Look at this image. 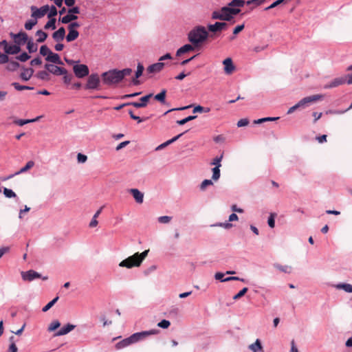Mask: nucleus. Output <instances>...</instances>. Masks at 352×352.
<instances>
[{
    "label": "nucleus",
    "mask_w": 352,
    "mask_h": 352,
    "mask_svg": "<svg viewBox=\"0 0 352 352\" xmlns=\"http://www.w3.org/2000/svg\"><path fill=\"white\" fill-rule=\"evenodd\" d=\"M132 69L131 68H125L122 70L117 69H110L103 72L101 75L103 84L107 85H112L120 82L125 76L131 75Z\"/></svg>",
    "instance_id": "nucleus-1"
},
{
    "label": "nucleus",
    "mask_w": 352,
    "mask_h": 352,
    "mask_svg": "<svg viewBox=\"0 0 352 352\" xmlns=\"http://www.w3.org/2000/svg\"><path fill=\"white\" fill-rule=\"evenodd\" d=\"M209 34L206 28L202 25H197L193 28L188 33V39L195 47H199L208 38Z\"/></svg>",
    "instance_id": "nucleus-2"
},
{
    "label": "nucleus",
    "mask_w": 352,
    "mask_h": 352,
    "mask_svg": "<svg viewBox=\"0 0 352 352\" xmlns=\"http://www.w3.org/2000/svg\"><path fill=\"white\" fill-rule=\"evenodd\" d=\"M322 98H323V95H321V94H316V95H312V96L305 97L302 99H301L295 105L291 107L287 111V114H291V113H294L298 109L305 108L310 103L316 102Z\"/></svg>",
    "instance_id": "nucleus-3"
},
{
    "label": "nucleus",
    "mask_w": 352,
    "mask_h": 352,
    "mask_svg": "<svg viewBox=\"0 0 352 352\" xmlns=\"http://www.w3.org/2000/svg\"><path fill=\"white\" fill-rule=\"evenodd\" d=\"M84 89L87 90L101 89V80L97 73H93L88 76Z\"/></svg>",
    "instance_id": "nucleus-4"
},
{
    "label": "nucleus",
    "mask_w": 352,
    "mask_h": 352,
    "mask_svg": "<svg viewBox=\"0 0 352 352\" xmlns=\"http://www.w3.org/2000/svg\"><path fill=\"white\" fill-rule=\"evenodd\" d=\"M80 13V8L78 6H73L69 8L67 14L63 17L59 18V21L63 24H68L69 23L75 21L78 19L77 14Z\"/></svg>",
    "instance_id": "nucleus-5"
},
{
    "label": "nucleus",
    "mask_w": 352,
    "mask_h": 352,
    "mask_svg": "<svg viewBox=\"0 0 352 352\" xmlns=\"http://www.w3.org/2000/svg\"><path fill=\"white\" fill-rule=\"evenodd\" d=\"M138 254L129 256L126 259H124L119 263V266L121 267H126L131 269L133 267H139L141 265V260L138 259Z\"/></svg>",
    "instance_id": "nucleus-6"
},
{
    "label": "nucleus",
    "mask_w": 352,
    "mask_h": 352,
    "mask_svg": "<svg viewBox=\"0 0 352 352\" xmlns=\"http://www.w3.org/2000/svg\"><path fill=\"white\" fill-rule=\"evenodd\" d=\"M159 332L157 329H151L149 331H144L141 332H137L129 336L132 344L144 340L147 336L151 335L157 334Z\"/></svg>",
    "instance_id": "nucleus-7"
},
{
    "label": "nucleus",
    "mask_w": 352,
    "mask_h": 352,
    "mask_svg": "<svg viewBox=\"0 0 352 352\" xmlns=\"http://www.w3.org/2000/svg\"><path fill=\"white\" fill-rule=\"evenodd\" d=\"M73 72L78 78H83L89 75V69L87 65L76 64L73 66Z\"/></svg>",
    "instance_id": "nucleus-8"
},
{
    "label": "nucleus",
    "mask_w": 352,
    "mask_h": 352,
    "mask_svg": "<svg viewBox=\"0 0 352 352\" xmlns=\"http://www.w3.org/2000/svg\"><path fill=\"white\" fill-rule=\"evenodd\" d=\"M21 277L23 280L29 282H31L36 278H42V280H47L48 279V277L47 276H43L41 274L33 270H30L26 272H22Z\"/></svg>",
    "instance_id": "nucleus-9"
},
{
    "label": "nucleus",
    "mask_w": 352,
    "mask_h": 352,
    "mask_svg": "<svg viewBox=\"0 0 352 352\" xmlns=\"http://www.w3.org/2000/svg\"><path fill=\"white\" fill-rule=\"evenodd\" d=\"M44 68L50 74L59 76L67 74V69L64 67L57 66L54 64L46 63Z\"/></svg>",
    "instance_id": "nucleus-10"
},
{
    "label": "nucleus",
    "mask_w": 352,
    "mask_h": 352,
    "mask_svg": "<svg viewBox=\"0 0 352 352\" xmlns=\"http://www.w3.org/2000/svg\"><path fill=\"white\" fill-rule=\"evenodd\" d=\"M30 9L32 11L31 16L37 20L38 19L44 16L49 11V6L45 5L41 7L40 8H37L36 6H31Z\"/></svg>",
    "instance_id": "nucleus-11"
},
{
    "label": "nucleus",
    "mask_w": 352,
    "mask_h": 352,
    "mask_svg": "<svg viewBox=\"0 0 352 352\" xmlns=\"http://www.w3.org/2000/svg\"><path fill=\"white\" fill-rule=\"evenodd\" d=\"M10 36L12 38H13L14 43L21 46L24 45L28 40V36L27 33L23 31H21L17 34L10 32Z\"/></svg>",
    "instance_id": "nucleus-12"
},
{
    "label": "nucleus",
    "mask_w": 352,
    "mask_h": 352,
    "mask_svg": "<svg viewBox=\"0 0 352 352\" xmlns=\"http://www.w3.org/2000/svg\"><path fill=\"white\" fill-rule=\"evenodd\" d=\"M34 166V162L30 160V161L28 162L27 164H25V166L24 167L21 168L19 171L14 173V174H11L6 177L1 178V180L6 181L8 179H10L12 178L13 177H14L15 175H17L21 173L26 172L28 170L30 169Z\"/></svg>",
    "instance_id": "nucleus-13"
},
{
    "label": "nucleus",
    "mask_w": 352,
    "mask_h": 352,
    "mask_svg": "<svg viewBox=\"0 0 352 352\" xmlns=\"http://www.w3.org/2000/svg\"><path fill=\"white\" fill-rule=\"evenodd\" d=\"M227 26L228 24L226 22H216L214 24H209L208 25V30L209 32L216 33L222 31L227 28Z\"/></svg>",
    "instance_id": "nucleus-14"
},
{
    "label": "nucleus",
    "mask_w": 352,
    "mask_h": 352,
    "mask_svg": "<svg viewBox=\"0 0 352 352\" xmlns=\"http://www.w3.org/2000/svg\"><path fill=\"white\" fill-rule=\"evenodd\" d=\"M346 82V78L345 77H339L334 78L332 81H331L329 83L326 84L324 86V89H331L333 87H338L341 85H343Z\"/></svg>",
    "instance_id": "nucleus-15"
},
{
    "label": "nucleus",
    "mask_w": 352,
    "mask_h": 352,
    "mask_svg": "<svg viewBox=\"0 0 352 352\" xmlns=\"http://www.w3.org/2000/svg\"><path fill=\"white\" fill-rule=\"evenodd\" d=\"M223 65L224 66V72L226 74H231L235 70V66L234 65L231 58H227L223 60Z\"/></svg>",
    "instance_id": "nucleus-16"
},
{
    "label": "nucleus",
    "mask_w": 352,
    "mask_h": 352,
    "mask_svg": "<svg viewBox=\"0 0 352 352\" xmlns=\"http://www.w3.org/2000/svg\"><path fill=\"white\" fill-rule=\"evenodd\" d=\"M52 38L56 42H60L65 38H66L65 28L64 27L59 28L56 31H55L52 34Z\"/></svg>",
    "instance_id": "nucleus-17"
},
{
    "label": "nucleus",
    "mask_w": 352,
    "mask_h": 352,
    "mask_svg": "<svg viewBox=\"0 0 352 352\" xmlns=\"http://www.w3.org/2000/svg\"><path fill=\"white\" fill-rule=\"evenodd\" d=\"M165 66V63L162 62H158L149 65L147 67V72L149 74H155L161 72Z\"/></svg>",
    "instance_id": "nucleus-18"
},
{
    "label": "nucleus",
    "mask_w": 352,
    "mask_h": 352,
    "mask_svg": "<svg viewBox=\"0 0 352 352\" xmlns=\"http://www.w3.org/2000/svg\"><path fill=\"white\" fill-rule=\"evenodd\" d=\"M21 50V45L14 43V45H9L7 47H4V52L7 54L15 55L19 53Z\"/></svg>",
    "instance_id": "nucleus-19"
},
{
    "label": "nucleus",
    "mask_w": 352,
    "mask_h": 352,
    "mask_svg": "<svg viewBox=\"0 0 352 352\" xmlns=\"http://www.w3.org/2000/svg\"><path fill=\"white\" fill-rule=\"evenodd\" d=\"M45 60L47 62H51L54 64L57 65H63V61L61 60L60 56L58 54L54 53L52 51L47 56L45 57Z\"/></svg>",
    "instance_id": "nucleus-20"
},
{
    "label": "nucleus",
    "mask_w": 352,
    "mask_h": 352,
    "mask_svg": "<svg viewBox=\"0 0 352 352\" xmlns=\"http://www.w3.org/2000/svg\"><path fill=\"white\" fill-rule=\"evenodd\" d=\"M22 69L23 72L20 74L21 79L23 81L29 80L34 74V69L32 67L25 68L24 67H22Z\"/></svg>",
    "instance_id": "nucleus-21"
},
{
    "label": "nucleus",
    "mask_w": 352,
    "mask_h": 352,
    "mask_svg": "<svg viewBox=\"0 0 352 352\" xmlns=\"http://www.w3.org/2000/svg\"><path fill=\"white\" fill-rule=\"evenodd\" d=\"M76 327V325L68 323L67 324L63 326L61 329H60L57 332L55 333V336H61L67 334L72 330H74Z\"/></svg>",
    "instance_id": "nucleus-22"
},
{
    "label": "nucleus",
    "mask_w": 352,
    "mask_h": 352,
    "mask_svg": "<svg viewBox=\"0 0 352 352\" xmlns=\"http://www.w3.org/2000/svg\"><path fill=\"white\" fill-rule=\"evenodd\" d=\"M130 193L138 204H142L144 201V194L137 188H131L129 190Z\"/></svg>",
    "instance_id": "nucleus-23"
},
{
    "label": "nucleus",
    "mask_w": 352,
    "mask_h": 352,
    "mask_svg": "<svg viewBox=\"0 0 352 352\" xmlns=\"http://www.w3.org/2000/svg\"><path fill=\"white\" fill-rule=\"evenodd\" d=\"M144 69V67L143 65L141 63H138V65H137V70H136L135 74V78L132 80V83L134 85H138L140 84V80H138V78H140L142 75Z\"/></svg>",
    "instance_id": "nucleus-24"
},
{
    "label": "nucleus",
    "mask_w": 352,
    "mask_h": 352,
    "mask_svg": "<svg viewBox=\"0 0 352 352\" xmlns=\"http://www.w3.org/2000/svg\"><path fill=\"white\" fill-rule=\"evenodd\" d=\"M195 47L193 46L192 43L191 44H185L184 45H183L182 47H181L180 48H179L177 50L176 56H180L181 55H182L185 53L193 51L195 50Z\"/></svg>",
    "instance_id": "nucleus-25"
},
{
    "label": "nucleus",
    "mask_w": 352,
    "mask_h": 352,
    "mask_svg": "<svg viewBox=\"0 0 352 352\" xmlns=\"http://www.w3.org/2000/svg\"><path fill=\"white\" fill-rule=\"evenodd\" d=\"M68 33L66 35V41L68 43L75 41L79 36V32L77 30L67 29Z\"/></svg>",
    "instance_id": "nucleus-26"
},
{
    "label": "nucleus",
    "mask_w": 352,
    "mask_h": 352,
    "mask_svg": "<svg viewBox=\"0 0 352 352\" xmlns=\"http://www.w3.org/2000/svg\"><path fill=\"white\" fill-rule=\"evenodd\" d=\"M27 43V50H28V52L32 54L34 53L38 50V45L36 43H34L32 38H29L28 40L26 41Z\"/></svg>",
    "instance_id": "nucleus-27"
},
{
    "label": "nucleus",
    "mask_w": 352,
    "mask_h": 352,
    "mask_svg": "<svg viewBox=\"0 0 352 352\" xmlns=\"http://www.w3.org/2000/svg\"><path fill=\"white\" fill-rule=\"evenodd\" d=\"M35 77L39 80H44V81H48L50 80V73L46 69L38 72L36 74Z\"/></svg>",
    "instance_id": "nucleus-28"
},
{
    "label": "nucleus",
    "mask_w": 352,
    "mask_h": 352,
    "mask_svg": "<svg viewBox=\"0 0 352 352\" xmlns=\"http://www.w3.org/2000/svg\"><path fill=\"white\" fill-rule=\"evenodd\" d=\"M20 67L21 65L17 61L9 59L6 69L9 72H14Z\"/></svg>",
    "instance_id": "nucleus-29"
},
{
    "label": "nucleus",
    "mask_w": 352,
    "mask_h": 352,
    "mask_svg": "<svg viewBox=\"0 0 352 352\" xmlns=\"http://www.w3.org/2000/svg\"><path fill=\"white\" fill-rule=\"evenodd\" d=\"M132 344L130 338L128 337L126 338L123 339L122 340L118 342L116 344V348L118 350L124 349L129 345Z\"/></svg>",
    "instance_id": "nucleus-30"
},
{
    "label": "nucleus",
    "mask_w": 352,
    "mask_h": 352,
    "mask_svg": "<svg viewBox=\"0 0 352 352\" xmlns=\"http://www.w3.org/2000/svg\"><path fill=\"white\" fill-rule=\"evenodd\" d=\"M338 289H343L347 293H352V285L349 283H341L334 285Z\"/></svg>",
    "instance_id": "nucleus-31"
},
{
    "label": "nucleus",
    "mask_w": 352,
    "mask_h": 352,
    "mask_svg": "<svg viewBox=\"0 0 352 352\" xmlns=\"http://www.w3.org/2000/svg\"><path fill=\"white\" fill-rule=\"evenodd\" d=\"M274 267L278 270L279 271L286 273L290 274L292 272V267L289 265H281L279 263H274Z\"/></svg>",
    "instance_id": "nucleus-32"
},
{
    "label": "nucleus",
    "mask_w": 352,
    "mask_h": 352,
    "mask_svg": "<svg viewBox=\"0 0 352 352\" xmlns=\"http://www.w3.org/2000/svg\"><path fill=\"white\" fill-rule=\"evenodd\" d=\"M166 90L165 89H162L159 94L154 96L155 100L159 101L162 104L166 103Z\"/></svg>",
    "instance_id": "nucleus-33"
},
{
    "label": "nucleus",
    "mask_w": 352,
    "mask_h": 352,
    "mask_svg": "<svg viewBox=\"0 0 352 352\" xmlns=\"http://www.w3.org/2000/svg\"><path fill=\"white\" fill-rule=\"evenodd\" d=\"M249 349L252 351V352H258V351H261L263 349V346L259 339H256V341L249 346Z\"/></svg>",
    "instance_id": "nucleus-34"
},
{
    "label": "nucleus",
    "mask_w": 352,
    "mask_h": 352,
    "mask_svg": "<svg viewBox=\"0 0 352 352\" xmlns=\"http://www.w3.org/2000/svg\"><path fill=\"white\" fill-rule=\"evenodd\" d=\"M36 36H38L36 40L37 43H43L47 38V34L41 30H38L36 32Z\"/></svg>",
    "instance_id": "nucleus-35"
},
{
    "label": "nucleus",
    "mask_w": 352,
    "mask_h": 352,
    "mask_svg": "<svg viewBox=\"0 0 352 352\" xmlns=\"http://www.w3.org/2000/svg\"><path fill=\"white\" fill-rule=\"evenodd\" d=\"M11 85L17 91L33 90L34 89L33 87L27 86V85H21L19 83L16 82H12Z\"/></svg>",
    "instance_id": "nucleus-36"
},
{
    "label": "nucleus",
    "mask_w": 352,
    "mask_h": 352,
    "mask_svg": "<svg viewBox=\"0 0 352 352\" xmlns=\"http://www.w3.org/2000/svg\"><path fill=\"white\" fill-rule=\"evenodd\" d=\"M128 113L130 116V118L134 120H136L138 122V123H141L142 122H144L146 120H147L149 117H145V118H140V116H135L134 113H133V110L131 109H129L128 111Z\"/></svg>",
    "instance_id": "nucleus-37"
},
{
    "label": "nucleus",
    "mask_w": 352,
    "mask_h": 352,
    "mask_svg": "<svg viewBox=\"0 0 352 352\" xmlns=\"http://www.w3.org/2000/svg\"><path fill=\"white\" fill-rule=\"evenodd\" d=\"M245 4H246V2L244 0H232L228 3V6L230 7L240 8L241 7H243Z\"/></svg>",
    "instance_id": "nucleus-38"
},
{
    "label": "nucleus",
    "mask_w": 352,
    "mask_h": 352,
    "mask_svg": "<svg viewBox=\"0 0 352 352\" xmlns=\"http://www.w3.org/2000/svg\"><path fill=\"white\" fill-rule=\"evenodd\" d=\"M56 28V19L55 18H50V20L44 25V29L45 30H48V29L55 30Z\"/></svg>",
    "instance_id": "nucleus-39"
},
{
    "label": "nucleus",
    "mask_w": 352,
    "mask_h": 352,
    "mask_svg": "<svg viewBox=\"0 0 352 352\" xmlns=\"http://www.w3.org/2000/svg\"><path fill=\"white\" fill-rule=\"evenodd\" d=\"M39 118H40V117H37L36 118L30 119V120L19 119V120H17L16 121H15V123L16 124H18L19 126H22L28 123L36 122V121L38 120Z\"/></svg>",
    "instance_id": "nucleus-40"
},
{
    "label": "nucleus",
    "mask_w": 352,
    "mask_h": 352,
    "mask_svg": "<svg viewBox=\"0 0 352 352\" xmlns=\"http://www.w3.org/2000/svg\"><path fill=\"white\" fill-rule=\"evenodd\" d=\"M227 8L225 9L224 10L225 11H227L228 12V13L233 17L234 16L238 14L239 13H240L241 12V10L240 8H234V7H230L228 5L226 6Z\"/></svg>",
    "instance_id": "nucleus-41"
},
{
    "label": "nucleus",
    "mask_w": 352,
    "mask_h": 352,
    "mask_svg": "<svg viewBox=\"0 0 352 352\" xmlns=\"http://www.w3.org/2000/svg\"><path fill=\"white\" fill-rule=\"evenodd\" d=\"M3 195L7 198H17L16 194L12 190L7 188H3Z\"/></svg>",
    "instance_id": "nucleus-42"
},
{
    "label": "nucleus",
    "mask_w": 352,
    "mask_h": 352,
    "mask_svg": "<svg viewBox=\"0 0 352 352\" xmlns=\"http://www.w3.org/2000/svg\"><path fill=\"white\" fill-rule=\"evenodd\" d=\"M59 297L56 296L54 299H52L51 301H50L45 306H44L42 309V311L43 312L47 311L50 309H51L54 304L58 301Z\"/></svg>",
    "instance_id": "nucleus-43"
},
{
    "label": "nucleus",
    "mask_w": 352,
    "mask_h": 352,
    "mask_svg": "<svg viewBox=\"0 0 352 352\" xmlns=\"http://www.w3.org/2000/svg\"><path fill=\"white\" fill-rule=\"evenodd\" d=\"M37 23V20L36 19L34 18V19H30V20H28L25 25H24V27L25 28V30H30L32 29V28L36 25Z\"/></svg>",
    "instance_id": "nucleus-44"
},
{
    "label": "nucleus",
    "mask_w": 352,
    "mask_h": 352,
    "mask_svg": "<svg viewBox=\"0 0 352 352\" xmlns=\"http://www.w3.org/2000/svg\"><path fill=\"white\" fill-rule=\"evenodd\" d=\"M30 58V56L25 52H23L20 55L16 56L15 59L21 62H25Z\"/></svg>",
    "instance_id": "nucleus-45"
},
{
    "label": "nucleus",
    "mask_w": 352,
    "mask_h": 352,
    "mask_svg": "<svg viewBox=\"0 0 352 352\" xmlns=\"http://www.w3.org/2000/svg\"><path fill=\"white\" fill-rule=\"evenodd\" d=\"M152 97H153V94H148L140 98V100L143 107H146L147 102H148L149 99H151Z\"/></svg>",
    "instance_id": "nucleus-46"
},
{
    "label": "nucleus",
    "mask_w": 352,
    "mask_h": 352,
    "mask_svg": "<svg viewBox=\"0 0 352 352\" xmlns=\"http://www.w3.org/2000/svg\"><path fill=\"white\" fill-rule=\"evenodd\" d=\"M197 118V116H189L184 119L179 120L177 121V124L178 125H184L186 123L195 120Z\"/></svg>",
    "instance_id": "nucleus-47"
},
{
    "label": "nucleus",
    "mask_w": 352,
    "mask_h": 352,
    "mask_svg": "<svg viewBox=\"0 0 352 352\" xmlns=\"http://www.w3.org/2000/svg\"><path fill=\"white\" fill-rule=\"evenodd\" d=\"M278 118H279L278 117H266V118H260L256 120H254V123L255 124H261L263 122H267V121H274V120H278Z\"/></svg>",
    "instance_id": "nucleus-48"
},
{
    "label": "nucleus",
    "mask_w": 352,
    "mask_h": 352,
    "mask_svg": "<svg viewBox=\"0 0 352 352\" xmlns=\"http://www.w3.org/2000/svg\"><path fill=\"white\" fill-rule=\"evenodd\" d=\"M60 326V322L58 320L52 321L48 327L49 331H54Z\"/></svg>",
    "instance_id": "nucleus-49"
},
{
    "label": "nucleus",
    "mask_w": 352,
    "mask_h": 352,
    "mask_svg": "<svg viewBox=\"0 0 352 352\" xmlns=\"http://www.w3.org/2000/svg\"><path fill=\"white\" fill-rule=\"evenodd\" d=\"M212 178L213 180H218L220 177V169L219 166H216L212 169Z\"/></svg>",
    "instance_id": "nucleus-50"
},
{
    "label": "nucleus",
    "mask_w": 352,
    "mask_h": 352,
    "mask_svg": "<svg viewBox=\"0 0 352 352\" xmlns=\"http://www.w3.org/2000/svg\"><path fill=\"white\" fill-rule=\"evenodd\" d=\"M226 8V6L222 7L221 8V12H222L223 16L224 18V21H230L232 19V16L228 13V12L224 10Z\"/></svg>",
    "instance_id": "nucleus-51"
},
{
    "label": "nucleus",
    "mask_w": 352,
    "mask_h": 352,
    "mask_svg": "<svg viewBox=\"0 0 352 352\" xmlns=\"http://www.w3.org/2000/svg\"><path fill=\"white\" fill-rule=\"evenodd\" d=\"M211 17L212 19H218L224 21V18L223 16L222 12H221V10L219 11L216 10L212 12Z\"/></svg>",
    "instance_id": "nucleus-52"
},
{
    "label": "nucleus",
    "mask_w": 352,
    "mask_h": 352,
    "mask_svg": "<svg viewBox=\"0 0 352 352\" xmlns=\"http://www.w3.org/2000/svg\"><path fill=\"white\" fill-rule=\"evenodd\" d=\"M51 50L50 49L45 45H42L40 47V54L43 56H47L50 53Z\"/></svg>",
    "instance_id": "nucleus-53"
},
{
    "label": "nucleus",
    "mask_w": 352,
    "mask_h": 352,
    "mask_svg": "<svg viewBox=\"0 0 352 352\" xmlns=\"http://www.w3.org/2000/svg\"><path fill=\"white\" fill-rule=\"evenodd\" d=\"M248 287H244L240 290L236 295L234 296L233 299L237 300L243 297L248 292Z\"/></svg>",
    "instance_id": "nucleus-54"
},
{
    "label": "nucleus",
    "mask_w": 352,
    "mask_h": 352,
    "mask_svg": "<svg viewBox=\"0 0 352 352\" xmlns=\"http://www.w3.org/2000/svg\"><path fill=\"white\" fill-rule=\"evenodd\" d=\"M285 1H286V0H276L274 2H273L271 5H270L268 7H266L265 8V10H269L272 8H274L276 6H279L280 4H281Z\"/></svg>",
    "instance_id": "nucleus-55"
},
{
    "label": "nucleus",
    "mask_w": 352,
    "mask_h": 352,
    "mask_svg": "<svg viewBox=\"0 0 352 352\" xmlns=\"http://www.w3.org/2000/svg\"><path fill=\"white\" fill-rule=\"evenodd\" d=\"M58 13L57 9L54 6H52L51 8H49V13L47 14L48 18H54V16H56Z\"/></svg>",
    "instance_id": "nucleus-56"
},
{
    "label": "nucleus",
    "mask_w": 352,
    "mask_h": 352,
    "mask_svg": "<svg viewBox=\"0 0 352 352\" xmlns=\"http://www.w3.org/2000/svg\"><path fill=\"white\" fill-rule=\"evenodd\" d=\"M170 325V322L167 320H162L160 322H158L157 326L162 329H167Z\"/></svg>",
    "instance_id": "nucleus-57"
},
{
    "label": "nucleus",
    "mask_w": 352,
    "mask_h": 352,
    "mask_svg": "<svg viewBox=\"0 0 352 352\" xmlns=\"http://www.w3.org/2000/svg\"><path fill=\"white\" fill-rule=\"evenodd\" d=\"M63 82L66 85H69L70 84L72 80V74H68V71L67 70V74H63Z\"/></svg>",
    "instance_id": "nucleus-58"
},
{
    "label": "nucleus",
    "mask_w": 352,
    "mask_h": 352,
    "mask_svg": "<svg viewBox=\"0 0 352 352\" xmlns=\"http://www.w3.org/2000/svg\"><path fill=\"white\" fill-rule=\"evenodd\" d=\"M212 226H219V227H223L225 229H230L232 227V224L229 222H225V223H217L214 225H212Z\"/></svg>",
    "instance_id": "nucleus-59"
},
{
    "label": "nucleus",
    "mask_w": 352,
    "mask_h": 352,
    "mask_svg": "<svg viewBox=\"0 0 352 352\" xmlns=\"http://www.w3.org/2000/svg\"><path fill=\"white\" fill-rule=\"evenodd\" d=\"M172 217L169 216H161L158 218V221L160 223H168L170 221Z\"/></svg>",
    "instance_id": "nucleus-60"
},
{
    "label": "nucleus",
    "mask_w": 352,
    "mask_h": 352,
    "mask_svg": "<svg viewBox=\"0 0 352 352\" xmlns=\"http://www.w3.org/2000/svg\"><path fill=\"white\" fill-rule=\"evenodd\" d=\"M212 184H213V183H212V180L204 179L200 185V188H201V190H204L206 188V186H210Z\"/></svg>",
    "instance_id": "nucleus-61"
},
{
    "label": "nucleus",
    "mask_w": 352,
    "mask_h": 352,
    "mask_svg": "<svg viewBox=\"0 0 352 352\" xmlns=\"http://www.w3.org/2000/svg\"><path fill=\"white\" fill-rule=\"evenodd\" d=\"M7 54H2L0 52V64H5L9 61V57Z\"/></svg>",
    "instance_id": "nucleus-62"
},
{
    "label": "nucleus",
    "mask_w": 352,
    "mask_h": 352,
    "mask_svg": "<svg viewBox=\"0 0 352 352\" xmlns=\"http://www.w3.org/2000/svg\"><path fill=\"white\" fill-rule=\"evenodd\" d=\"M68 24L69 25H67V29L71 30H76L80 26V24L78 22H76L74 21L69 23Z\"/></svg>",
    "instance_id": "nucleus-63"
},
{
    "label": "nucleus",
    "mask_w": 352,
    "mask_h": 352,
    "mask_svg": "<svg viewBox=\"0 0 352 352\" xmlns=\"http://www.w3.org/2000/svg\"><path fill=\"white\" fill-rule=\"evenodd\" d=\"M77 160L78 163H85L87 160V157L84 154L78 153L77 155Z\"/></svg>",
    "instance_id": "nucleus-64"
}]
</instances>
